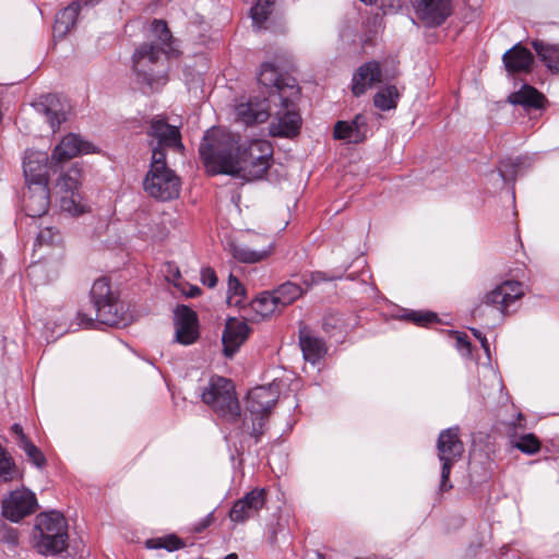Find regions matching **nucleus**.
<instances>
[{
    "label": "nucleus",
    "instance_id": "obj_29",
    "mask_svg": "<svg viewBox=\"0 0 559 559\" xmlns=\"http://www.w3.org/2000/svg\"><path fill=\"white\" fill-rule=\"evenodd\" d=\"M48 157L45 153H28L24 157L23 169L27 186L48 185Z\"/></svg>",
    "mask_w": 559,
    "mask_h": 559
},
{
    "label": "nucleus",
    "instance_id": "obj_1",
    "mask_svg": "<svg viewBox=\"0 0 559 559\" xmlns=\"http://www.w3.org/2000/svg\"><path fill=\"white\" fill-rule=\"evenodd\" d=\"M91 302L95 309V318L79 311L78 324L84 329H95L97 325L124 328L132 322V314L126 304L120 300L119 293L114 290L108 277L97 278L90 290Z\"/></svg>",
    "mask_w": 559,
    "mask_h": 559
},
{
    "label": "nucleus",
    "instance_id": "obj_7",
    "mask_svg": "<svg viewBox=\"0 0 559 559\" xmlns=\"http://www.w3.org/2000/svg\"><path fill=\"white\" fill-rule=\"evenodd\" d=\"M273 146L266 140L239 142L235 175L247 180L261 179L271 166Z\"/></svg>",
    "mask_w": 559,
    "mask_h": 559
},
{
    "label": "nucleus",
    "instance_id": "obj_36",
    "mask_svg": "<svg viewBox=\"0 0 559 559\" xmlns=\"http://www.w3.org/2000/svg\"><path fill=\"white\" fill-rule=\"evenodd\" d=\"M23 474L17 468L13 457L0 444V481L10 483L22 479Z\"/></svg>",
    "mask_w": 559,
    "mask_h": 559
},
{
    "label": "nucleus",
    "instance_id": "obj_14",
    "mask_svg": "<svg viewBox=\"0 0 559 559\" xmlns=\"http://www.w3.org/2000/svg\"><path fill=\"white\" fill-rule=\"evenodd\" d=\"M412 5L426 27L441 26L453 13V0H412Z\"/></svg>",
    "mask_w": 559,
    "mask_h": 559
},
{
    "label": "nucleus",
    "instance_id": "obj_47",
    "mask_svg": "<svg viewBox=\"0 0 559 559\" xmlns=\"http://www.w3.org/2000/svg\"><path fill=\"white\" fill-rule=\"evenodd\" d=\"M201 283L210 288H213L217 284V275L213 267L205 266L201 269Z\"/></svg>",
    "mask_w": 559,
    "mask_h": 559
},
{
    "label": "nucleus",
    "instance_id": "obj_24",
    "mask_svg": "<svg viewBox=\"0 0 559 559\" xmlns=\"http://www.w3.org/2000/svg\"><path fill=\"white\" fill-rule=\"evenodd\" d=\"M382 82V70L378 61H368L361 64L352 79V93L359 97L374 84Z\"/></svg>",
    "mask_w": 559,
    "mask_h": 559
},
{
    "label": "nucleus",
    "instance_id": "obj_3",
    "mask_svg": "<svg viewBox=\"0 0 559 559\" xmlns=\"http://www.w3.org/2000/svg\"><path fill=\"white\" fill-rule=\"evenodd\" d=\"M34 549L44 556L64 552L69 547V525L59 512L50 511L36 516L32 535Z\"/></svg>",
    "mask_w": 559,
    "mask_h": 559
},
{
    "label": "nucleus",
    "instance_id": "obj_8",
    "mask_svg": "<svg viewBox=\"0 0 559 559\" xmlns=\"http://www.w3.org/2000/svg\"><path fill=\"white\" fill-rule=\"evenodd\" d=\"M151 31L155 37L153 43L141 44L133 53V68L136 72H146L142 69L145 61L154 64L158 61L160 53H170L173 49L174 37L164 20L154 19L151 23Z\"/></svg>",
    "mask_w": 559,
    "mask_h": 559
},
{
    "label": "nucleus",
    "instance_id": "obj_9",
    "mask_svg": "<svg viewBox=\"0 0 559 559\" xmlns=\"http://www.w3.org/2000/svg\"><path fill=\"white\" fill-rule=\"evenodd\" d=\"M464 453V443L460 438V428L450 427L439 433L437 440V455L441 463L440 491L452 489L450 475L453 465L459 462Z\"/></svg>",
    "mask_w": 559,
    "mask_h": 559
},
{
    "label": "nucleus",
    "instance_id": "obj_22",
    "mask_svg": "<svg viewBox=\"0 0 559 559\" xmlns=\"http://www.w3.org/2000/svg\"><path fill=\"white\" fill-rule=\"evenodd\" d=\"M50 205V192L48 185L40 183L27 186V191L23 195V206L27 216L41 217Z\"/></svg>",
    "mask_w": 559,
    "mask_h": 559
},
{
    "label": "nucleus",
    "instance_id": "obj_51",
    "mask_svg": "<svg viewBox=\"0 0 559 559\" xmlns=\"http://www.w3.org/2000/svg\"><path fill=\"white\" fill-rule=\"evenodd\" d=\"M187 297L194 298L201 295V289L195 286L191 285L187 292H183Z\"/></svg>",
    "mask_w": 559,
    "mask_h": 559
},
{
    "label": "nucleus",
    "instance_id": "obj_19",
    "mask_svg": "<svg viewBox=\"0 0 559 559\" xmlns=\"http://www.w3.org/2000/svg\"><path fill=\"white\" fill-rule=\"evenodd\" d=\"M176 341L191 345L199 338L198 316L188 306H179L175 311Z\"/></svg>",
    "mask_w": 559,
    "mask_h": 559
},
{
    "label": "nucleus",
    "instance_id": "obj_48",
    "mask_svg": "<svg viewBox=\"0 0 559 559\" xmlns=\"http://www.w3.org/2000/svg\"><path fill=\"white\" fill-rule=\"evenodd\" d=\"M214 522V513L210 512L206 516L198 521L193 526L194 533H202L205 531L209 526H211Z\"/></svg>",
    "mask_w": 559,
    "mask_h": 559
},
{
    "label": "nucleus",
    "instance_id": "obj_5",
    "mask_svg": "<svg viewBox=\"0 0 559 559\" xmlns=\"http://www.w3.org/2000/svg\"><path fill=\"white\" fill-rule=\"evenodd\" d=\"M202 401L228 424H237L240 417V404L231 380L214 376L202 392Z\"/></svg>",
    "mask_w": 559,
    "mask_h": 559
},
{
    "label": "nucleus",
    "instance_id": "obj_31",
    "mask_svg": "<svg viewBox=\"0 0 559 559\" xmlns=\"http://www.w3.org/2000/svg\"><path fill=\"white\" fill-rule=\"evenodd\" d=\"M531 45L547 71L552 75H559V44L533 39Z\"/></svg>",
    "mask_w": 559,
    "mask_h": 559
},
{
    "label": "nucleus",
    "instance_id": "obj_55",
    "mask_svg": "<svg viewBox=\"0 0 559 559\" xmlns=\"http://www.w3.org/2000/svg\"><path fill=\"white\" fill-rule=\"evenodd\" d=\"M225 559H238V556L237 554L233 552V554H229L225 557Z\"/></svg>",
    "mask_w": 559,
    "mask_h": 559
},
{
    "label": "nucleus",
    "instance_id": "obj_6",
    "mask_svg": "<svg viewBox=\"0 0 559 559\" xmlns=\"http://www.w3.org/2000/svg\"><path fill=\"white\" fill-rule=\"evenodd\" d=\"M143 188L145 192L155 200L166 202L175 200L180 194V178L164 160L163 154L154 152Z\"/></svg>",
    "mask_w": 559,
    "mask_h": 559
},
{
    "label": "nucleus",
    "instance_id": "obj_52",
    "mask_svg": "<svg viewBox=\"0 0 559 559\" xmlns=\"http://www.w3.org/2000/svg\"><path fill=\"white\" fill-rule=\"evenodd\" d=\"M525 417L522 413H519L516 415V419L512 423L513 427L514 428H522L524 429L525 428Z\"/></svg>",
    "mask_w": 559,
    "mask_h": 559
},
{
    "label": "nucleus",
    "instance_id": "obj_49",
    "mask_svg": "<svg viewBox=\"0 0 559 559\" xmlns=\"http://www.w3.org/2000/svg\"><path fill=\"white\" fill-rule=\"evenodd\" d=\"M11 432L15 436V441L19 447L29 440V438L24 433L20 424H13L11 427Z\"/></svg>",
    "mask_w": 559,
    "mask_h": 559
},
{
    "label": "nucleus",
    "instance_id": "obj_2",
    "mask_svg": "<svg viewBox=\"0 0 559 559\" xmlns=\"http://www.w3.org/2000/svg\"><path fill=\"white\" fill-rule=\"evenodd\" d=\"M240 140L239 134L222 128H211L204 133L199 155L209 175H235Z\"/></svg>",
    "mask_w": 559,
    "mask_h": 559
},
{
    "label": "nucleus",
    "instance_id": "obj_45",
    "mask_svg": "<svg viewBox=\"0 0 559 559\" xmlns=\"http://www.w3.org/2000/svg\"><path fill=\"white\" fill-rule=\"evenodd\" d=\"M0 542L5 543L10 546H16L19 544V532L16 528L3 525L0 527Z\"/></svg>",
    "mask_w": 559,
    "mask_h": 559
},
{
    "label": "nucleus",
    "instance_id": "obj_41",
    "mask_svg": "<svg viewBox=\"0 0 559 559\" xmlns=\"http://www.w3.org/2000/svg\"><path fill=\"white\" fill-rule=\"evenodd\" d=\"M512 444L515 449L527 455H534L542 449L540 440L532 432L520 436Z\"/></svg>",
    "mask_w": 559,
    "mask_h": 559
},
{
    "label": "nucleus",
    "instance_id": "obj_54",
    "mask_svg": "<svg viewBox=\"0 0 559 559\" xmlns=\"http://www.w3.org/2000/svg\"><path fill=\"white\" fill-rule=\"evenodd\" d=\"M459 343L461 345H463L464 347H466L467 349H469V347H471V343L466 340H463L462 337H459Z\"/></svg>",
    "mask_w": 559,
    "mask_h": 559
},
{
    "label": "nucleus",
    "instance_id": "obj_18",
    "mask_svg": "<svg viewBox=\"0 0 559 559\" xmlns=\"http://www.w3.org/2000/svg\"><path fill=\"white\" fill-rule=\"evenodd\" d=\"M270 102L265 97H250L236 106V119L246 127L264 123L271 116Z\"/></svg>",
    "mask_w": 559,
    "mask_h": 559
},
{
    "label": "nucleus",
    "instance_id": "obj_32",
    "mask_svg": "<svg viewBox=\"0 0 559 559\" xmlns=\"http://www.w3.org/2000/svg\"><path fill=\"white\" fill-rule=\"evenodd\" d=\"M81 8L82 4L80 1H73L57 13L53 23L55 36L63 37L74 27Z\"/></svg>",
    "mask_w": 559,
    "mask_h": 559
},
{
    "label": "nucleus",
    "instance_id": "obj_50",
    "mask_svg": "<svg viewBox=\"0 0 559 559\" xmlns=\"http://www.w3.org/2000/svg\"><path fill=\"white\" fill-rule=\"evenodd\" d=\"M472 334L480 342L481 347L485 352H489V343L485 335L477 329H471Z\"/></svg>",
    "mask_w": 559,
    "mask_h": 559
},
{
    "label": "nucleus",
    "instance_id": "obj_30",
    "mask_svg": "<svg viewBox=\"0 0 559 559\" xmlns=\"http://www.w3.org/2000/svg\"><path fill=\"white\" fill-rule=\"evenodd\" d=\"M274 405V394L269 388L258 386L251 390L247 395L246 411L252 415L262 416L269 420Z\"/></svg>",
    "mask_w": 559,
    "mask_h": 559
},
{
    "label": "nucleus",
    "instance_id": "obj_40",
    "mask_svg": "<svg viewBox=\"0 0 559 559\" xmlns=\"http://www.w3.org/2000/svg\"><path fill=\"white\" fill-rule=\"evenodd\" d=\"M275 0H258L250 10L254 24L263 25L273 12Z\"/></svg>",
    "mask_w": 559,
    "mask_h": 559
},
{
    "label": "nucleus",
    "instance_id": "obj_39",
    "mask_svg": "<svg viewBox=\"0 0 559 559\" xmlns=\"http://www.w3.org/2000/svg\"><path fill=\"white\" fill-rule=\"evenodd\" d=\"M228 302L237 307H245L247 290L243 284L234 274L228 277Z\"/></svg>",
    "mask_w": 559,
    "mask_h": 559
},
{
    "label": "nucleus",
    "instance_id": "obj_17",
    "mask_svg": "<svg viewBox=\"0 0 559 559\" xmlns=\"http://www.w3.org/2000/svg\"><path fill=\"white\" fill-rule=\"evenodd\" d=\"M266 503V490L254 488L234 502L228 512L231 522L243 523L257 515Z\"/></svg>",
    "mask_w": 559,
    "mask_h": 559
},
{
    "label": "nucleus",
    "instance_id": "obj_35",
    "mask_svg": "<svg viewBox=\"0 0 559 559\" xmlns=\"http://www.w3.org/2000/svg\"><path fill=\"white\" fill-rule=\"evenodd\" d=\"M186 546L187 543L175 533L152 537L145 540V547L147 549H165L169 552L182 549Z\"/></svg>",
    "mask_w": 559,
    "mask_h": 559
},
{
    "label": "nucleus",
    "instance_id": "obj_20",
    "mask_svg": "<svg viewBox=\"0 0 559 559\" xmlns=\"http://www.w3.org/2000/svg\"><path fill=\"white\" fill-rule=\"evenodd\" d=\"M502 62L509 75L528 74L534 68V55L521 43L515 44L502 56Z\"/></svg>",
    "mask_w": 559,
    "mask_h": 559
},
{
    "label": "nucleus",
    "instance_id": "obj_16",
    "mask_svg": "<svg viewBox=\"0 0 559 559\" xmlns=\"http://www.w3.org/2000/svg\"><path fill=\"white\" fill-rule=\"evenodd\" d=\"M258 81L269 90L271 96L276 94L278 99H283L285 96L289 95L287 91L290 86L300 88L295 78L287 73H282L278 68L271 62L261 64Z\"/></svg>",
    "mask_w": 559,
    "mask_h": 559
},
{
    "label": "nucleus",
    "instance_id": "obj_13",
    "mask_svg": "<svg viewBox=\"0 0 559 559\" xmlns=\"http://www.w3.org/2000/svg\"><path fill=\"white\" fill-rule=\"evenodd\" d=\"M2 515L11 522H20L34 514L38 509L36 495L28 488L21 487L11 491L2 503Z\"/></svg>",
    "mask_w": 559,
    "mask_h": 559
},
{
    "label": "nucleus",
    "instance_id": "obj_11",
    "mask_svg": "<svg viewBox=\"0 0 559 559\" xmlns=\"http://www.w3.org/2000/svg\"><path fill=\"white\" fill-rule=\"evenodd\" d=\"M146 134L156 140V144L152 147V155L158 151L163 154L164 160H166V150L178 154H183L186 151L180 128L168 123L164 115H157L151 119Z\"/></svg>",
    "mask_w": 559,
    "mask_h": 559
},
{
    "label": "nucleus",
    "instance_id": "obj_44",
    "mask_svg": "<svg viewBox=\"0 0 559 559\" xmlns=\"http://www.w3.org/2000/svg\"><path fill=\"white\" fill-rule=\"evenodd\" d=\"M61 242V235L58 229L53 227L43 228L36 238V245L56 246Z\"/></svg>",
    "mask_w": 559,
    "mask_h": 559
},
{
    "label": "nucleus",
    "instance_id": "obj_23",
    "mask_svg": "<svg viewBox=\"0 0 559 559\" xmlns=\"http://www.w3.org/2000/svg\"><path fill=\"white\" fill-rule=\"evenodd\" d=\"M250 328L245 321L228 319L222 336L223 353L226 357H233L248 338Z\"/></svg>",
    "mask_w": 559,
    "mask_h": 559
},
{
    "label": "nucleus",
    "instance_id": "obj_15",
    "mask_svg": "<svg viewBox=\"0 0 559 559\" xmlns=\"http://www.w3.org/2000/svg\"><path fill=\"white\" fill-rule=\"evenodd\" d=\"M273 251V243L265 236H255L251 243L230 242L228 252L231 257L246 264H253L265 260Z\"/></svg>",
    "mask_w": 559,
    "mask_h": 559
},
{
    "label": "nucleus",
    "instance_id": "obj_26",
    "mask_svg": "<svg viewBox=\"0 0 559 559\" xmlns=\"http://www.w3.org/2000/svg\"><path fill=\"white\" fill-rule=\"evenodd\" d=\"M91 152H93V145L90 142L82 140L79 135L70 133L55 147L51 159L56 163H62L80 154H88Z\"/></svg>",
    "mask_w": 559,
    "mask_h": 559
},
{
    "label": "nucleus",
    "instance_id": "obj_53",
    "mask_svg": "<svg viewBox=\"0 0 559 559\" xmlns=\"http://www.w3.org/2000/svg\"><path fill=\"white\" fill-rule=\"evenodd\" d=\"M313 282H321V281H331L334 280V277H326L324 273L322 272H316L312 275Z\"/></svg>",
    "mask_w": 559,
    "mask_h": 559
},
{
    "label": "nucleus",
    "instance_id": "obj_37",
    "mask_svg": "<svg viewBox=\"0 0 559 559\" xmlns=\"http://www.w3.org/2000/svg\"><path fill=\"white\" fill-rule=\"evenodd\" d=\"M400 318L408 323H413L421 328H429L440 322L438 314L430 310L404 309Z\"/></svg>",
    "mask_w": 559,
    "mask_h": 559
},
{
    "label": "nucleus",
    "instance_id": "obj_33",
    "mask_svg": "<svg viewBox=\"0 0 559 559\" xmlns=\"http://www.w3.org/2000/svg\"><path fill=\"white\" fill-rule=\"evenodd\" d=\"M250 308L261 318L273 316L275 312L281 311L276 299L272 292H262L251 302Z\"/></svg>",
    "mask_w": 559,
    "mask_h": 559
},
{
    "label": "nucleus",
    "instance_id": "obj_34",
    "mask_svg": "<svg viewBox=\"0 0 559 559\" xmlns=\"http://www.w3.org/2000/svg\"><path fill=\"white\" fill-rule=\"evenodd\" d=\"M272 293L280 308L284 309L300 298L304 294V290L298 284L286 282L276 287Z\"/></svg>",
    "mask_w": 559,
    "mask_h": 559
},
{
    "label": "nucleus",
    "instance_id": "obj_4",
    "mask_svg": "<svg viewBox=\"0 0 559 559\" xmlns=\"http://www.w3.org/2000/svg\"><path fill=\"white\" fill-rule=\"evenodd\" d=\"M524 295L522 283L506 281L488 292L472 310V317L483 328H495L507 313V309Z\"/></svg>",
    "mask_w": 559,
    "mask_h": 559
},
{
    "label": "nucleus",
    "instance_id": "obj_46",
    "mask_svg": "<svg viewBox=\"0 0 559 559\" xmlns=\"http://www.w3.org/2000/svg\"><path fill=\"white\" fill-rule=\"evenodd\" d=\"M343 325V319L337 313H328L323 318L322 329L325 332H332L334 330L341 329Z\"/></svg>",
    "mask_w": 559,
    "mask_h": 559
},
{
    "label": "nucleus",
    "instance_id": "obj_28",
    "mask_svg": "<svg viewBox=\"0 0 559 559\" xmlns=\"http://www.w3.org/2000/svg\"><path fill=\"white\" fill-rule=\"evenodd\" d=\"M298 338L304 358L307 361L316 364L326 354L325 342L314 335L309 326L304 324L299 328Z\"/></svg>",
    "mask_w": 559,
    "mask_h": 559
},
{
    "label": "nucleus",
    "instance_id": "obj_25",
    "mask_svg": "<svg viewBox=\"0 0 559 559\" xmlns=\"http://www.w3.org/2000/svg\"><path fill=\"white\" fill-rule=\"evenodd\" d=\"M508 102L514 106H521L525 111L545 110L548 105L546 96L536 87L523 84L519 91L509 95Z\"/></svg>",
    "mask_w": 559,
    "mask_h": 559
},
{
    "label": "nucleus",
    "instance_id": "obj_12",
    "mask_svg": "<svg viewBox=\"0 0 559 559\" xmlns=\"http://www.w3.org/2000/svg\"><path fill=\"white\" fill-rule=\"evenodd\" d=\"M82 180V170L73 165L68 171L58 179L57 186L64 194L61 197L60 205L63 211L72 215H80L85 212V205L82 203L80 186Z\"/></svg>",
    "mask_w": 559,
    "mask_h": 559
},
{
    "label": "nucleus",
    "instance_id": "obj_42",
    "mask_svg": "<svg viewBox=\"0 0 559 559\" xmlns=\"http://www.w3.org/2000/svg\"><path fill=\"white\" fill-rule=\"evenodd\" d=\"M523 165L521 157H507L500 160L498 170L501 178L504 181L514 180L518 174V169Z\"/></svg>",
    "mask_w": 559,
    "mask_h": 559
},
{
    "label": "nucleus",
    "instance_id": "obj_21",
    "mask_svg": "<svg viewBox=\"0 0 559 559\" xmlns=\"http://www.w3.org/2000/svg\"><path fill=\"white\" fill-rule=\"evenodd\" d=\"M369 127L368 120L362 114H358L350 121L338 120L333 130L336 140L359 144L367 139Z\"/></svg>",
    "mask_w": 559,
    "mask_h": 559
},
{
    "label": "nucleus",
    "instance_id": "obj_38",
    "mask_svg": "<svg viewBox=\"0 0 559 559\" xmlns=\"http://www.w3.org/2000/svg\"><path fill=\"white\" fill-rule=\"evenodd\" d=\"M399 96L400 94L396 86L388 85L376 93L373 96V105L383 111L394 109L397 106Z\"/></svg>",
    "mask_w": 559,
    "mask_h": 559
},
{
    "label": "nucleus",
    "instance_id": "obj_43",
    "mask_svg": "<svg viewBox=\"0 0 559 559\" xmlns=\"http://www.w3.org/2000/svg\"><path fill=\"white\" fill-rule=\"evenodd\" d=\"M26 454L28 462H31L37 468H45L47 465V459L43 451L34 444L29 439L27 442L20 447Z\"/></svg>",
    "mask_w": 559,
    "mask_h": 559
},
{
    "label": "nucleus",
    "instance_id": "obj_10",
    "mask_svg": "<svg viewBox=\"0 0 559 559\" xmlns=\"http://www.w3.org/2000/svg\"><path fill=\"white\" fill-rule=\"evenodd\" d=\"M288 96L280 99V108L276 110L270 124V134L275 138H294L299 134L301 117L298 109L300 88L290 86Z\"/></svg>",
    "mask_w": 559,
    "mask_h": 559
},
{
    "label": "nucleus",
    "instance_id": "obj_27",
    "mask_svg": "<svg viewBox=\"0 0 559 559\" xmlns=\"http://www.w3.org/2000/svg\"><path fill=\"white\" fill-rule=\"evenodd\" d=\"M240 423L239 428L236 431V437L240 438V449H245L246 437L253 440L254 444L261 442V439L266 429L267 419L262 416H257L245 411L243 416L240 415L238 421Z\"/></svg>",
    "mask_w": 559,
    "mask_h": 559
}]
</instances>
